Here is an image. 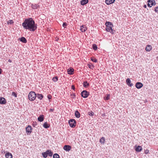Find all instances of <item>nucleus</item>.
<instances>
[{
    "label": "nucleus",
    "mask_w": 158,
    "mask_h": 158,
    "mask_svg": "<svg viewBox=\"0 0 158 158\" xmlns=\"http://www.w3.org/2000/svg\"><path fill=\"white\" fill-rule=\"evenodd\" d=\"M22 25L25 29L31 31H34L37 28L36 24H35V21L31 18L25 19Z\"/></svg>",
    "instance_id": "nucleus-1"
},
{
    "label": "nucleus",
    "mask_w": 158,
    "mask_h": 158,
    "mask_svg": "<svg viewBox=\"0 0 158 158\" xmlns=\"http://www.w3.org/2000/svg\"><path fill=\"white\" fill-rule=\"evenodd\" d=\"M105 25L106 26V29L107 31L110 32L112 34L114 33L115 31L112 29L113 25L112 23L107 22H106Z\"/></svg>",
    "instance_id": "nucleus-2"
},
{
    "label": "nucleus",
    "mask_w": 158,
    "mask_h": 158,
    "mask_svg": "<svg viewBox=\"0 0 158 158\" xmlns=\"http://www.w3.org/2000/svg\"><path fill=\"white\" fill-rule=\"evenodd\" d=\"M36 94L34 91H31L28 94V98L30 101H34L36 98Z\"/></svg>",
    "instance_id": "nucleus-3"
},
{
    "label": "nucleus",
    "mask_w": 158,
    "mask_h": 158,
    "mask_svg": "<svg viewBox=\"0 0 158 158\" xmlns=\"http://www.w3.org/2000/svg\"><path fill=\"white\" fill-rule=\"evenodd\" d=\"M69 123L70 127H74L76 125V121L74 119H71L69 121Z\"/></svg>",
    "instance_id": "nucleus-4"
},
{
    "label": "nucleus",
    "mask_w": 158,
    "mask_h": 158,
    "mask_svg": "<svg viewBox=\"0 0 158 158\" xmlns=\"http://www.w3.org/2000/svg\"><path fill=\"white\" fill-rule=\"evenodd\" d=\"M26 132L27 135H30L32 131V128L30 125H28L26 128Z\"/></svg>",
    "instance_id": "nucleus-5"
},
{
    "label": "nucleus",
    "mask_w": 158,
    "mask_h": 158,
    "mask_svg": "<svg viewBox=\"0 0 158 158\" xmlns=\"http://www.w3.org/2000/svg\"><path fill=\"white\" fill-rule=\"evenodd\" d=\"M89 94V93L87 91L84 90L81 92V95L84 98H85L88 97Z\"/></svg>",
    "instance_id": "nucleus-6"
},
{
    "label": "nucleus",
    "mask_w": 158,
    "mask_h": 158,
    "mask_svg": "<svg viewBox=\"0 0 158 158\" xmlns=\"http://www.w3.org/2000/svg\"><path fill=\"white\" fill-rule=\"evenodd\" d=\"M148 6L149 7H151L152 6L155 5V1L148 0Z\"/></svg>",
    "instance_id": "nucleus-7"
},
{
    "label": "nucleus",
    "mask_w": 158,
    "mask_h": 158,
    "mask_svg": "<svg viewBox=\"0 0 158 158\" xmlns=\"http://www.w3.org/2000/svg\"><path fill=\"white\" fill-rule=\"evenodd\" d=\"M143 86V84L141 82H138L135 84V87L138 89H139Z\"/></svg>",
    "instance_id": "nucleus-8"
},
{
    "label": "nucleus",
    "mask_w": 158,
    "mask_h": 158,
    "mask_svg": "<svg viewBox=\"0 0 158 158\" xmlns=\"http://www.w3.org/2000/svg\"><path fill=\"white\" fill-rule=\"evenodd\" d=\"M63 148L65 151H69L71 150V147L69 145H65L64 147Z\"/></svg>",
    "instance_id": "nucleus-9"
},
{
    "label": "nucleus",
    "mask_w": 158,
    "mask_h": 158,
    "mask_svg": "<svg viewBox=\"0 0 158 158\" xmlns=\"http://www.w3.org/2000/svg\"><path fill=\"white\" fill-rule=\"evenodd\" d=\"M87 29V27L85 25L81 26L80 28V30L82 32H85Z\"/></svg>",
    "instance_id": "nucleus-10"
},
{
    "label": "nucleus",
    "mask_w": 158,
    "mask_h": 158,
    "mask_svg": "<svg viewBox=\"0 0 158 158\" xmlns=\"http://www.w3.org/2000/svg\"><path fill=\"white\" fill-rule=\"evenodd\" d=\"M6 101L5 99L2 97L0 98V104H5L6 103Z\"/></svg>",
    "instance_id": "nucleus-11"
},
{
    "label": "nucleus",
    "mask_w": 158,
    "mask_h": 158,
    "mask_svg": "<svg viewBox=\"0 0 158 158\" xmlns=\"http://www.w3.org/2000/svg\"><path fill=\"white\" fill-rule=\"evenodd\" d=\"M127 84L130 87H131L133 85V84L131 83V81L130 78H127L126 80Z\"/></svg>",
    "instance_id": "nucleus-12"
},
{
    "label": "nucleus",
    "mask_w": 158,
    "mask_h": 158,
    "mask_svg": "<svg viewBox=\"0 0 158 158\" xmlns=\"http://www.w3.org/2000/svg\"><path fill=\"white\" fill-rule=\"evenodd\" d=\"M67 72L68 74L72 75L73 73L74 69L73 68L69 69L67 70Z\"/></svg>",
    "instance_id": "nucleus-13"
},
{
    "label": "nucleus",
    "mask_w": 158,
    "mask_h": 158,
    "mask_svg": "<svg viewBox=\"0 0 158 158\" xmlns=\"http://www.w3.org/2000/svg\"><path fill=\"white\" fill-rule=\"evenodd\" d=\"M115 0H106L105 2L107 5H110L113 3L115 1Z\"/></svg>",
    "instance_id": "nucleus-14"
},
{
    "label": "nucleus",
    "mask_w": 158,
    "mask_h": 158,
    "mask_svg": "<svg viewBox=\"0 0 158 158\" xmlns=\"http://www.w3.org/2000/svg\"><path fill=\"white\" fill-rule=\"evenodd\" d=\"M152 47L150 45H148L146 48L145 50L149 52L152 50Z\"/></svg>",
    "instance_id": "nucleus-15"
},
{
    "label": "nucleus",
    "mask_w": 158,
    "mask_h": 158,
    "mask_svg": "<svg viewBox=\"0 0 158 158\" xmlns=\"http://www.w3.org/2000/svg\"><path fill=\"white\" fill-rule=\"evenodd\" d=\"M5 156L6 158H12V155L11 153L8 152L6 153Z\"/></svg>",
    "instance_id": "nucleus-16"
},
{
    "label": "nucleus",
    "mask_w": 158,
    "mask_h": 158,
    "mask_svg": "<svg viewBox=\"0 0 158 158\" xmlns=\"http://www.w3.org/2000/svg\"><path fill=\"white\" fill-rule=\"evenodd\" d=\"M142 150V148L140 146H138L135 148V151L138 152H140Z\"/></svg>",
    "instance_id": "nucleus-17"
},
{
    "label": "nucleus",
    "mask_w": 158,
    "mask_h": 158,
    "mask_svg": "<svg viewBox=\"0 0 158 158\" xmlns=\"http://www.w3.org/2000/svg\"><path fill=\"white\" fill-rule=\"evenodd\" d=\"M88 0H82L81 1V4L82 5H84L88 3Z\"/></svg>",
    "instance_id": "nucleus-18"
},
{
    "label": "nucleus",
    "mask_w": 158,
    "mask_h": 158,
    "mask_svg": "<svg viewBox=\"0 0 158 158\" xmlns=\"http://www.w3.org/2000/svg\"><path fill=\"white\" fill-rule=\"evenodd\" d=\"M36 97H37V98L40 100H42L44 97V96L42 94H36Z\"/></svg>",
    "instance_id": "nucleus-19"
},
{
    "label": "nucleus",
    "mask_w": 158,
    "mask_h": 158,
    "mask_svg": "<svg viewBox=\"0 0 158 158\" xmlns=\"http://www.w3.org/2000/svg\"><path fill=\"white\" fill-rule=\"evenodd\" d=\"M44 117L43 115H40L38 118V120L40 122L43 121L44 120Z\"/></svg>",
    "instance_id": "nucleus-20"
},
{
    "label": "nucleus",
    "mask_w": 158,
    "mask_h": 158,
    "mask_svg": "<svg viewBox=\"0 0 158 158\" xmlns=\"http://www.w3.org/2000/svg\"><path fill=\"white\" fill-rule=\"evenodd\" d=\"M19 40L20 41L24 43H25L27 42L26 39L24 37H22L21 38H19Z\"/></svg>",
    "instance_id": "nucleus-21"
},
{
    "label": "nucleus",
    "mask_w": 158,
    "mask_h": 158,
    "mask_svg": "<svg viewBox=\"0 0 158 158\" xmlns=\"http://www.w3.org/2000/svg\"><path fill=\"white\" fill-rule=\"evenodd\" d=\"M75 115L76 117L77 118H79L80 117V114L79 112L77 110L75 111Z\"/></svg>",
    "instance_id": "nucleus-22"
},
{
    "label": "nucleus",
    "mask_w": 158,
    "mask_h": 158,
    "mask_svg": "<svg viewBox=\"0 0 158 158\" xmlns=\"http://www.w3.org/2000/svg\"><path fill=\"white\" fill-rule=\"evenodd\" d=\"M48 155L50 156H52L53 155V152L50 150H47Z\"/></svg>",
    "instance_id": "nucleus-23"
},
{
    "label": "nucleus",
    "mask_w": 158,
    "mask_h": 158,
    "mask_svg": "<svg viewBox=\"0 0 158 158\" xmlns=\"http://www.w3.org/2000/svg\"><path fill=\"white\" fill-rule=\"evenodd\" d=\"M50 125L48 124L47 122H45L43 124V127L45 128H47L49 127Z\"/></svg>",
    "instance_id": "nucleus-24"
},
{
    "label": "nucleus",
    "mask_w": 158,
    "mask_h": 158,
    "mask_svg": "<svg viewBox=\"0 0 158 158\" xmlns=\"http://www.w3.org/2000/svg\"><path fill=\"white\" fill-rule=\"evenodd\" d=\"M100 142L102 144H104L105 142V139L104 137H102L100 140Z\"/></svg>",
    "instance_id": "nucleus-25"
},
{
    "label": "nucleus",
    "mask_w": 158,
    "mask_h": 158,
    "mask_svg": "<svg viewBox=\"0 0 158 158\" xmlns=\"http://www.w3.org/2000/svg\"><path fill=\"white\" fill-rule=\"evenodd\" d=\"M83 85L84 87L85 88H87L89 86V84L86 81L83 82Z\"/></svg>",
    "instance_id": "nucleus-26"
},
{
    "label": "nucleus",
    "mask_w": 158,
    "mask_h": 158,
    "mask_svg": "<svg viewBox=\"0 0 158 158\" xmlns=\"http://www.w3.org/2000/svg\"><path fill=\"white\" fill-rule=\"evenodd\" d=\"M42 155L44 158H46L48 155L47 151L45 152H43Z\"/></svg>",
    "instance_id": "nucleus-27"
},
{
    "label": "nucleus",
    "mask_w": 158,
    "mask_h": 158,
    "mask_svg": "<svg viewBox=\"0 0 158 158\" xmlns=\"http://www.w3.org/2000/svg\"><path fill=\"white\" fill-rule=\"evenodd\" d=\"M53 158H59V156L58 154L55 153L53 156Z\"/></svg>",
    "instance_id": "nucleus-28"
},
{
    "label": "nucleus",
    "mask_w": 158,
    "mask_h": 158,
    "mask_svg": "<svg viewBox=\"0 0 158 158\" xmlns=\"http://www.w3.org/2000/svg\"><path fill=\"white\" fill-rule=\"evenodd\" d=\"M94 114V113L92 111H89L88 112V114L89 116H93Z\"/></svg>",
    "instance_id": "nucleus-29"
},
{
    "label": "nucleus",
    "mask_w": 158,
    "mask_h": 158,
    "mask_svg": "<svg viewBox=\"0 0 158 158\" xmlns=\"http://www.w3.org/2000/svg\"><path fill=\"white\" fill-rule=\"evenodd\" d=\"M14 23V22L12 20H10L7 22L8 24H11Z\"/></svg>",
    "instance_id": "nucleus-30"
},
{
    "label": "nucleus",
    "mask_w": 158,
    "mask_h": 158,
    "mask_svg": "<svg viewBox=\"0 0 158 158\" xmlns=\"http://www.w3.org/2000/svg\"><path fill=\"white\" fill-rule=\"evenodd\" d=\"M93 48L95 50H96L97 49V47L96 44H94L93 45Z\"/></svg>",
    "instance_id": "nucleus-31"
},
{
    "label": "nucleus",
    "mask_w": 158,
    "mask_h": 158,
    "mask_svg": "<svg viewBox=\"0 0 158 158\" xmlns=\"http://www.w3.org/2000/svg\"><path fill=\"white\" fill-rule=\"evenodd\" d=\"M71 98H74L76 97L75 94L74 93H73L71 94Z\"/></svg>",
    "instance_id": "nucleus-32"
},
{
    "label": "nucleus",
    "mask_w": 158,
    "mask_h": 158,
    "mask_svg": "<svg viewBox=\"0 0 158 158\" xmlns=\"http://www.w3.org/2000/svg\"><path fill=\"white\" fill-rule=\"evenodd\" d=\"M58 77H55L52 78V80L56 82L58 80Z\"/></svg>",
    "instance_id": "nucleus-33"
},
{
    "label": "nucleus",
    "mask_w": 158,
    "mask_h": 158,
    "mask_svg": "<svg viewBox=\"0 0 158 158\" xmlns=\"http://www.w3.org/2000/svg\"><path fill=\"white\" fill-rule=\"evenodd\" d=\"M91 60L93 62H95V63H96L98 61L97 60L94 58H91Z\"/></svg>",
    "instance_id": "nucleus-34"
},
{
    "label": "nucleus",
    "mask_w": 158,
    "mask_h": 158,
    "mask_svg": "<svg viewBox=\"0 0 158 158\" xmlns=\"http://www.w3.org/2000/svg\"><path fill=\"white\" fill-rule=\"evenodd\" d=\"M12 96H15V97H17V94L16 93H15V92H13L12 93Z\"/></svg>",
    "instance_id": "nucleus-35"
},
{
    "label": "nucleus",
    "mask_w": 158,
    "mask_h": 158,
    "mask_svg": "<svg viewBox=\"0 0 158 158\" xmlns=\"http://www.w3.org/2000/svg\"><path fill=\"white\" fill-rule=\"evenodd\" d=\"M110 95L109 94H107V96L106 97L105 100H108L110 99Z\"/></svg>",
    "instance_id": "nucleus-36"
},
{
    "label": "nucleus",
    "mask_w": 158,
    "mask_h": 158,
    "mask_svg": "<svg viewBox=\"0 0 158 158\" xmlns=\"http://www.w3.org/2000/svg\"><path fill=\"white\" fill-rule=\"evenodd\" d=\"M67 24L66 23H63V27L65 28L67 26Z\"/></svg>",
    "instance_id": "nucleus-37"
},
{
    "label": "nucleus",
    "mask_w": 158,
    "mask_h": 158,
    "mask_svg": "<svg viewBox=\"0 0 158 158\" xmlns=\"http://www.w3.org/2000/svg\"><path fill=\"white\" fill-rule=\"evenodd\" d=\"M88 67L89 68H91V69L92 68H94V66H93V65H92L91 66V65L90 64H88Z\"/></svg>",
    "instance_id": "nucleus-38"
},
{
    "label": "nucleus",
    "mask_w": 158,
    "mask_h": 158,
    "mask_svg": "<svg viewBox=\"0 0 158 158\" xmlns=\"http://www.w3.org/2000/svg\"><path fill=\"white\" fill-rule=\"evenodd\" d=\"M37 125V123L36 122H33V127H35Z\"/></svg>",
    "instance_id": "nucleus-39"
},
{
    "label": "nucleus",
    "mask_w": 158,
    "mask_h": 158,
    "mask_svg": "<svg viewBox=\"0 0 158 158\" xmlns=\"http://www.w3.org/2000/svg\"><path fill=\"white\" fill-rule=\"evenodd\" d=\"M155 11L156 12L158 13V6L156 7L155 10Z\"/></svg>",
    "instance_id": "nucleus-40"
},
{
    "label": "nucleus",
    "mask_w": 158,
    "mask_h": 158,
    "mask_svg": "<svg viewBox=\"0 0 158 158\" xmlns=\"http://www.w3.org/2000/svg\"><path fill=\"white\" fill-rule=\"evenodd\" d=\"M54 110V109H50L49 110V111L50 112H53Z\"/></svg>",
    "instance_id": "nucleus-41"
},
{
    "label": "nucleus",
    "mask_w": 158,
    "mask_h": 158,
    "mask_svg": "<svg viewBox=\"0 0 158 158\" xmlns=\"http://www.w3.org/2000/svg\"><path fill=\"white\" fill-rule=\"evenodd\" d=\"M149 150L148 149H147L145 150V154H147L149 153Z\"/></svg>",
    "instance_id": "nucleus-42"
},
{
    "label": "nucleus",
    "mask_w": 158,
    "mask_h": 158,
    "mask_svg": "<svg viewBox=\"0 0 158 158\" xmlns=\"http://www.w3.org/2000/svg\"><path fill=\"white\" fill-rule=\"evenodd\" d=\"M47 97L49 99H50L51 98L52 96L51 95H49Z\"/></svg>",
    "instance_id": "nucleus-43"
},
{
    "label": "nucleus",
    "mask_w": 158,
    "mask_h": 158,
    "mask_svg": "<svg viewBox=\"0 0 158 158\" xmlns=\"http://www.w3.org/2000/svg\"><path fill=\"white\" fill-rule=\"evenodd\" d=\"M71 88L73 90H74L75 89V86L73 85H72L71 86Z\"/></svg>",
    "instance_id": "nucleus-44"
},
{
    "label": "nucleus",
    "mask_w": 158,
    "mask_h": 158,
    "mask_svg": "<svg viewBox=\"0 0 158 158\" xmlns=\"http://www.w3.org/2000/svg\"><path fill=\"white\" fill-rule=\"evenodd\" d=\"M2 69L0 68V74H1L2 73Z\"/></svg>",
    "instance_id": "nucleus-45"
},
{
    "label": "nucleus",
    "mask_w": 158,
    "mask_h": 158,
    "mask_svg": "<svg viewBox=\"0 0 158 158\" xmlns=\"http://www.w3.org/2000/svg\"><path fill=\"white\" fill-rule=\"evenodd\" d=\"M8 62L10 63H11V62H12V61L11 60L9 59L8 60Z\"/></svg>",
    "instance_id": "nucleus-46"
},
{
    "label": "nucleus",
    "mask_w": 158,
    "mask_h": 158,
    "mask_svg": "<svg viewBox=\"0 0 158 158\" xmlns=\"http://www.w3.org/2000/svg\"><path fill=\"white\" fill-rule=\"evenodd\" d=\"M144 7L145 8H146V5H145L144 6Z\"/></svg>",
    "instance_id": "nucleus-47"
},
{
    "label": "nucleus",
    "mask_w": 158,
    "mask_h": 158,
    "mask_svg": "<svg viewBox=\"0 0 158 158\" xmlns=\"http://www.w3.org/2000/svg\"><path fill=\"white\" fill-rule=\"evenodd\" d=\"M157 59L158 60V56L157 57Z\"/></svg>",
    "instance_id": "nucleus-48"
}]
</instances>
